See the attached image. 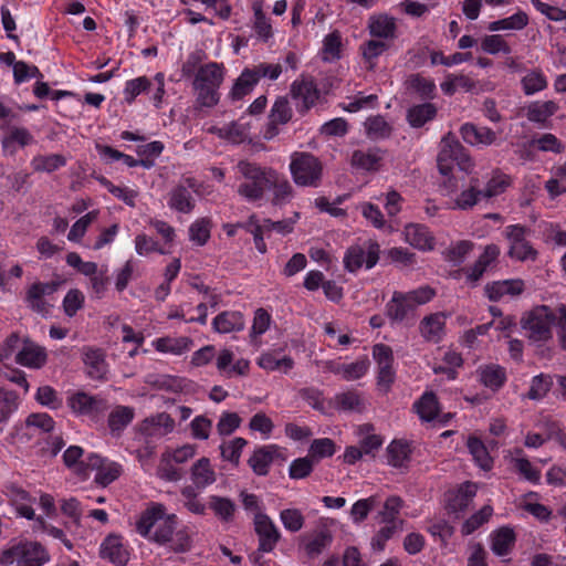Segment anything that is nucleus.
I'll return each mask as SVG.
<instances>
[{
  "mask_svg": "<svg viewBox=\"0 0 566 566\" xmlns=\"http://www.w3.org/2000/svg\"><path fill=\"white\" fill-rule=\"evenodd\" d=\"M437 165L443 177L439 187L444 195H450L459 189L458 178L452 175L455 166L467 174L471 172L474 167L471 156L462 144H446L438 154Z\"/></svg>",
  "mask_w": 566,
  "mask_h": 566,
  "instance_id": "nucleus-1",
  "label": "nucleus"
},
{
  "mask_svg": "<svg viewBox=\"0 0 566 566\" xmlns=\"http://www.w3.org/2000/svg\"><path fill=\"white\" fill-rule=\"evenodd\" d=\"M49 560V552L39 542L14 539L2 551V566H43Z\"/></svg>",
  "mask_w": 566,
  "mask_h": 566,
  "instance_id": "nucleus-2",
  "label": "nucleus"
},
{
  "mask_svg": "<svg viewBox=\"0 0 566 566\" xmlns=\"http://www.w3.org/2000/svg\"><path fill=\"white\" fill-rule=\"evenodd\" d=\"M238 168L245 179L239 186L238 193L249 201L262 199L264 191L271 188V182L275 181V170L272 168H262L247 161H240Z\"/></svg>",
  "mask_w": 566,
  "mask_h": 566,
  "instance_id": "nucleus-3",
  "label": "nucleus"
},
{
  "mask_svg": "<svg viewBox=\"0 0 566 566\" xmlns=\"http://www.w3.org/2000/svg\"><path fill=\"white\" fill-rule=\"evenodd\" d=\"M555 314L546 305H539L527 312L521 319L526 337L535 344H545L553 337L552 326Z\"/></svg>",
  "mask_w": 566,
  "mask_h": 566,
  "instance_id": "nucleus-4",
  "label": "nucleus"
},
{
  "mask_svg": "<svg viewBox=\"0 0 566 566\" xmlns=\"http://www.w3.org/2000/svg\"><path fill=\"white\" fill-rule=\"evenodd\" d=\"M294 182L302 187H318L322 180L323 166L308 153H295L290 164Z\"/></svg>",
  "mask_w": 566,
  "mask_h": 566,
  "instance_id": "nucleus-5",
  "label": "nucleus"
},
{
  "mask_svg": "<svg viewBox=\"0 0 566 566\" xmlns=\"http://www.w3.org/2000/svg\"><path fill=\"white\" fill-rule=\"evenodd\" d=\"M379 244L373 240L363 244L349 247L344 255V266L349 272H356L364 264L367 269L375 266L379 260Z\"/></svg>",
  "mask_w": 566,
  "mask_h": 566,
  "instance_id": "nucleus-6",
  "label": "nucleus"
},
{
  "mask_svg": "<svg viewBox=\"0 0 566 566\" xmlns=\"http://www.w3.org/2000/svg\"><path fill=\"white\" fill-rule=\"evenodd\" d=\"M290 94L297 102L296 109L301 115H305L321 98V91L312 76L302 75L294 80L290 87Z\"/></svg>",
  "mask_w": 566,
  "mask_h": 566,
  "instance_id": "nucleus-7",
  "label": "nucleus"
},
{
  "mask_svg": "<svg viewBox=\"0 0 566 566\" xmlns=\"http://www.w3.org/2000/svg\"><path fill=\"white\" fill-rule=\"evenodd\" d=\"M373 357L378 366L377 385L380 390L388 392L396 378L392 349L388 345L376 344L373 347Z\"/></svg>",
  "mask_w": 566,
  "mask_h": 566,
  "instance_id": "nucleus-8",
  "label": "nucleus"
},
{
  "mask_svg": "<svg viewBox=\"0 0 566 566\" xmlns=\"http://www.w3.org/2000/svg\"><path fill=\"white\" fill-rule=\"evenodd\" d=\"M293 108L287 96H277L270 109L268 123L264 128V138L273 139L276 137L281 127L291 122Z\"/></svg>",
  "mask_w": 566,
  "mask_h": 566,
  "instance_id": "nucleus-9",
  "label": "nucleus"
},
{
  "mask_svg": "<svg viewBox=\"0 0 566 566\" xmlns=\"http://www.w3.org/2000/svg\"><path fill=\"white\" fill-rule=\"evenodd\" d=\"M67 405L77 416L96 417L108 409V403L104 398L91 396L84 391L73 394L67 399Z\"/></svg>",
  "mask_w": 566,
  "mask_h": 566,
  "instance_id": "nucleus-10",
  "label": "nucleus"
},
{
  "mask_svg": "<svg viewBox=\"0 0 566 566\" xmlns=\"http://www.w3.org/2000/svg\"><path fill=\"white\" fill-rule=\"evenodd\" d=\"M60 283L52 281V282H36L33 283L27 291L25 294V303L28 304V307L31 308L33 312L46 315L49 313V304L44 300L45 295H51L59 289Z\"/></svg>",
  "mask_w": 566,
  "mask_h": 566,
  "instance_id": "nucleus-11",
  "label": "nucleus"
},
{
  "mask_svg": "<svg viewBox=\"0 0 566 566\" xmlns=\"http://www.w3.org/2000/svg\"><path fill=\"white\" fill-rule=\"evenodd\" d=\"M254 530L259 537V551L272 552L281 538V534L272 520L266 514H255Z\"/></svg>",
  "mask_w": 566,
  "mask_h": 566,
  "instance_id": "nucleus-12",
  "label": "nucleus"
},
{
  "mask_svg": "<svg viewBox=\"0 0 566 566\" xmlns=\"http://www.w3.org/2000/svg\"><path fill=\"white\" fill-rule=\"evenodd\" d=\"M86 467L96 470L95 482L102 486H107L117 480L123 468L116 462H106L101 455L92 453L87 457Z\"/></svg>",
  "mask_w": 566,
  "mask_h": 566,
  "instance_id": "nucleus-13",
  "label": "nucleus"
},
{
  "mask_svg": "<svg viewBox=\"0 0 566 566\" xmlns=\"http://www.w3.org/2000/svg\"><path fill=\"white\" fill-rule=\"evenodd\" d=\"M277 458H281L282 461L285 460L281 454L279 446H263L253 451L248 460V464L256 475L264 476L269 473L270 465Z\"/></svg>",
  "mask_w": 566,
  "mask_h": 566,
  "instance_id": "nucleus-14",
  "label": "nucleus"
},
{
  "mask_svg": "<svg viewBox=\"0 0 566 566\" xmlns=\"http://www.w3.org/2000/svg\"><path fill=\"white\" fill-rule=\"evenodd\" d=\"M416 308L403 292H394L391 300L386 304V315L394 323H401L415 317Z\"/></svg>",
  "mask_w": 566,
  "mask_h": 566,
  "instance_id": "nucleus-15",
  "label": "nucleus"
},
{
  "mask_svg": "<svg viewBox=\"0 0 566 566\" xmlns=\"http://www.w3.org/2000/svg\"><path fill=\"white\" fill-rule=\"evenodd\" d=\"M525 290L524 281L521 279H511L504 281H495L488 283L484 286V292L488 298L492 302H496L504 295L517 296L521 295Z\"/></svg>",
  "mask_w": 566,
  "mask_h": 566,
  "instance_id": "nucleus-16",
  "label": "nucleus"
},
{
  "mask_svg": "<svg viewBox=\"0 0 566 566\" xmlns=\"http://www.w3.org/2000/svg\"><path fill=\"white\" fill-rule=\"evenodd\" d=\"M83 363L87 368V375L92 379L101 380L107 373L105 353L101 348L83 347Z\"/></svg>",
  "mask_w": 566,
  "mask_h": 566,
  "instance_id": "nucleus-17",
  "label": "nucleus"
},
{
  "mask_svg": "<svg viewBox=\"0 0 566 566\" xmlns=\"http://www.w3.org/2000/svg\"><path fill=\"white\" fill-rule=\"evenodd\" d=\"M175 421L166 412L146 418L140 424V432L146 437H161L172 432Z\"/></svg>",
  "mask_w": 566,
  "mask_h": 566,
  "instance_id": "nucleus-18",
  "label": "nucleus"
},
{
  "mask_svg": "<svg viewBox=\"0 0 566 566\" xmlns=\"http://www.w3.org/2000/svg\"><path fill=\"white\" fill-rule=\"evenodd\" d=\"M46 360L45 348L29 340H24L22 349L15 356L18 364L30 368H41Z\"/></svg>",
  "mask_w": 566,
  "mask_h": 566,
  "instance_id": "nucleus-19",
  "label": "nucleus"
},
{
  "mask_svg": "<svg viewBox=\"0 0 566 566\" xmlns=\"http://www.w3.org/2000/svg\"><path fill=\"white\" fill-rule=\"evenodd\" d=\"M368 31L371 36L382 40H394L397 33L396 19L388 14H375L368 20Z\"/></svg>",
  "mask_w": 566,
  "mask_h": 566,
  "instance_id": "nucleus-20",
  "label": "nucleus"
},
{
  "mask_svg": "<svg viewBox=\"0 0 566 566\" xmlns=\"http://www.w3.org/2000/svg\"><path fill=\"white\" fill-rule=\"evenodd\" d=\"M263 0H252V29L260 41L268 42L273 36V28L270 22V19L265 15L263 11Z\"/></svg>",
  "mask_w": 566,
  "mask_h": 566,
  "instance_id": "nucleus-21",
  "label": "nucleus"
},
{
  "mask_svg": "<svg viewBox=\"0 0 566 566\" xmlns=\"http://www.w3.org/2000/svg\"><path fill=\"white\" fill-rule=\"evenodd\" d=\"M223 80V65L217 62H210L199 67L193 83L219 90Z\"/></svg>",
  "mask_w": 566,
  "mask_h": 566,
  "instance_id": "nucleus-22",
  "label": "nucleus"
},
{
  "mask_svg": "<svg viewBox=\"0 0 566 566\" xmlns=\"http://www.w3.org/2000/svg\"><path fill=\"white\" fill-rule=\"evenodd\" d=\"M406 241L420 250H432L434 245V238L430 233L429 229L419 223H411L405 228Z\"/></svg>",
  "mask_w": 566,
  "mask_h": 566,
  "instance_id": "nucleus-23",
  "label": "nucleus"
},
{
  "mask_svg": "<svg viewBox=\"0 0 566 566\" xmlns=\"http://www.w3.org/2000/svg\"><path fill=\"white\" fill-rule=\"evenodd\" d=\"M101 556L118 566H125L128 562V552L124 548L120 537L116 535H109L104 539Z\"/></svg>",
  "mask_w": 566,
  "mask_h": 566,
  "instance_id": "nucleus-24",
  "label": "nucleus"
},
{
  "mask_svg": "<svg viewBox=\"0 0 566 566\" xmlns=\"http://www.w3.org/2000/svg\"><path fill=\"white\" fill-rule=\"evenodd\" d=\"M168 205L171 209L181 213H190L195 209V199L189 192L185 179L169 192Z\"/></svg>",
  "mask_w": 566,
  "mask_h": 566,
  "instance_id": "nucleus-25",
  "label": "nucleus"
},
{
  "mask_svg": "<svg viewBox=\"0 0 566 566\" xmlns=\"http://www.w3.org/2000/svg\"><path fill=\"white\" fill-rule=\"evenodd\" d=\"M244 324L242 313L238 311H224L214 317L212 327L218 333L227 334L242 331Z\"/></svg>",
  "mask_w": 566,
  "mask_h": 566,
  "instance_id": "nucleus-26",
  "label": "nucleus"
},
{
  "mask_svg": "<svg viewBox=\"0 0 566 566\" xmlns=\"http://www.w3.org/2000/svg\"><path fill=\"white\" fill-rule=\"evenodd\" d=\"M134 409L128 406L115 407L107 419L108 428L113 437H120L123 430L133 421Z\"/></svg>",
  "mask_w": 566,
  "mask_h": 566,
  "instance_id": "nucleus-27",
  "label": "nucleus"
},
{
  "mask_svg": "<svg viewBox=\"0 0 566 566\" xmlns=\"http://www.w3.org/2000/svg\"><path fill=\"white\" fill-rule=\"evenodd\" d=\"M258 85L256 77L249 67H244L238 78L234 81L230 92L229 98L233 102L241 101L250 95Z\"/></svg>",
  "mask_w": 566,
  "mask_h": 566,
  "instance_id": "nucleus-28",
  "label": "nucleus"
},
{
  "mask_svg": "<svg viewBox=\"0 0 566 566\" xmlns=\"http://www.w3.org/2000/svg\"><path fill=\"white\" fill-rule=\"evenodd\" d=\"M165 511V506L159 503L146 509L136 523L137 532L144 537H149L151 528L156 527L158 522L163 520Z\"/></svg>",
  "mask_w": 566,
  "mask_h": 566,
  "instance_id": "nucleus-29",
  "label": "nucleus"
},
{
  "mask_svg": "<svg viewBox=\"0 0 566 566\" xmlns=\"http://www.w3.org/2000/svg\"><path fill=\"white\" fill-rule=\"evenodd\" d=\"M382 160V154L378 148H369L367 151H354L350 164L353 167L366 171H377Z\"/></svg>",
  "mask_w": 566,
  "mask_h": 566,
  "instance_id": "nucleus-30",
  "label": "nucleus"
},
{
  "mask_svg": "<svg viewBox=\"0 0 566 566\" xmlns=\"http://www.w3.org/2000/svg\"><path fill=\"white\" fill-rule=\"evenodd\" d=\"M7 496L20 516L28 520L34 518V510L29 505L30 496L27 491L15 485H9L7 486Z\"/></svg>",
  "mask_w": 566,
  "mask_h": 566,
  "instance_id": "nucleus-31",
  "label": "nucleus"
},
{
  "mask_svg": "<svg viewBox=\"0 0 566 566\" xmlns=\"http://www.w3.org/2000/svg\"><path fill=\"white\" fill-rule=\"evenodd\" d=\"M557 111L554 101H535L526 107V117L530 122L545 124Z\"/></svg>",
  "mask_w": 566,
  "mask_h": 566,
  "instance_id": "nucleus-32",
  "label": "nucleus"
},
{
  "mask_svg": "<svg viewBox=\"0 0 566 566\" xmlns=\"http://www.w3.org/2000/svg\"><path fill=\"white\" fill-rule=\"evenodd\" d=\"M163 144H145L139 146L137 153L139 156L146 155V158L135 159L134 157L124 154L122 157L124 164L128 167L143 166L145 168H151L154 166V158L158 157L163 151Z\"/></svg>",
  "mask_w": 566,
  "mask_h": 566,
  "instance_id": "nucleus-33",
  "label": "nucleus"
},
{
  "mask_svg": "<svg viewBox=\"0 0 566 566\" xmlns=\"http://www.w3.org/2000/svg\"><path fill=\"white\" fill-rule=\"evenodd\" d=\"M191 480L197 489H205L216 481V473L208 458L199 459L191 467Z\"/></svg>",
  "mask_w": 566,
  "mask_h": 566,
  "instance_id": "nucleus-34",
  "label": "nucleus"
},
{
  "mask_svg": "<svg viewBox=\"0 0 566 566\" xmlns=\"http://www.w3.org/2000/svg\"><path fill=\"white\" fill-rule=\"evenodd\" d=\"M528 22H530L528 15L524 11L518 10L507 18H503V19H499V20L490 22L488 25V29H489V31H492V32L502 31V30L521 31L527 27Z\"/></svg>",
  "mask_w": 566,
  "mask_h": 566,
  "instance_id": "nucleus-35",
  "label": "nucleus"
},
{
  "mask_svg": "<svg viewBox=\"0 0 566 566\" xmlns=\"http://www.w3.org/2000/svg\"><path fill=\"white\" fill-rule=\"evenodd\" d=\"M411 449L408 442L394 440L387 447L388 463L395 468H406L410 461Z\"/></svg>",
  "mask_w": 566,
  "mask_h": 566,
  "instance_id": "nucleus-36",
  "label": "nucleus"
},
{
  "mask_svg": "<svg viewBox=\"0 0 566 566\" xmlns=\"http://www.w3.org/2000/svg\"><path fill=\"white\" fill-rule=\"evenodd\" d=\"M218 138L228 139L230 142H247L248 126L240 120H233L222 126L211 128Z\"/></svg>",
  "mask_w": 566,
  "mask_h": 566,
  "instance_id": "nucleus-37",
  "label": "nucleus"
},
{
  "mask_svg": "<svg viewBox=\"0 0 566 566\" xmlns=\"http://www.w3.org/2000/svg\"><path fill=\"white\" fill-rule=\"evenodd\" d=\"M369 368V360L365 356L350 364H338L331 370L334 374L340 375L343 379L350 381L361 378Z\"/></svg>",
  "mask_w": 566,
  "mask_h": 566,
  "instance_id": "nucleus-38",
  "label": "nucleus"
},
{
  "mask_svg": "<svg viewBox=\"0 0 566 566\" xmlns=\"http://www.w3.org/2000/svg\"><path fill=\"white\" fill-rule=\"evenodd\" d=\"M444 319L439 313L426 316L420 323L421 335L429 342H439L443 333Z\"/></svg>",
  "mask_w": 566,
  "mask_h": 566,
  "instance_id": "nucleus-39",
  "label": "nucleus"
},
{
  "mask_svg": "<svg viewBox=\"0 0 566 566\" xmlns=\"http://www.w3.org/2000/svg\"><path fill=\"white\" fill-rule=\"evenodd\" d=\"M274 182H271V188L273 189V198H272V205L273 206H283L293 197V187L291 186L290 181L280 175L277 171H274Z\"/></svg>",
  "mask_w": 566,
  "mask_h": 566,
  "instance_id": "nucleus-40",
  "label": "nucleus"
},
{
  "mask_svg": "<svg viewBox=\"0 0 566 566\" xmlns=\"http://www.w3.org/2000/svg\"><path fill=\"white\" fill-rule=\"evenodd\" d=\"M413 407L424 421H432L439 412L438 398L432 391L424 392Z\"/></svg>",
  "mask_w": 566,
  "mask_h": 566,
  "instance_id": "nucleus-41",
  "label": "nucleus"
},
{
  "mask_svg": "<svg viewBox=\"0 0 566 566\" xmlns=\"http://www.w3.org/2000/svg\"><path fill=\"white\" fill-rule=\"evenodd\" d=\"M515 543V533L510 527H501L492 537V552L497 556L507 555Z\"/></svg>",
  "mask_w": 566,
  "mask_h": 566,
  "instance_id": "nucleus-42",
  "label": "nucleus"
},
{
  "mask_svg": "<svg viewBox=\"0 0 566 566\" xmlns=\"http://www.w3.org/2000/svg\"><path fill=\"white\" fill-rule=\"evenodd\" d=\"M476 494V485L465 482L461 485L458 493L449 501L450 511L458 513L467 510Z\"/></svg>",
  "mask_w": 566,
  "mask_h": 566,
  "instance_id": "nucleus-43",
  "label": "nucleus"
},
{
  "mask_svg": "<svg viewBox=\"0 0 566 566\" xmlns=\"http://www.w3.org/2000/svg\"><path fill=\"white\" fill-rule=\"evenodd\" d=\"M437 108L431 103L415 105L408 111V122L412 127H421L434 118Z\"/></svg>",
  "mask_w": 566,
  "mask_h": 566,
  "instance_id": "nucleus-44",
  "label": "nucleus"
},
{
  "mask_svg": "<svg viewBox=\"0 0 566 566\" xmlns=\"http://www.w3.org/2000/svg\"><path fill=\"white\" fill-rule=\"evenodd\" d=\"M342 36L338 31L328 33L323 40L322 60L324 62H334L340 59Z\"/></svg>",
  "mask_w": 566,
  "mask_h": 566,
  "instance_id": "nucleus-45",
  "label": "nucleus"
},
{
  "mask_svg": "<svg viewBox=\"0 0 566 566\" xmlns=\"http://www.w3.org/2000/svg\"><path fill=\"white\" fill-rule=\"evenodd\" d=\"M209 507L222 522L229 523L233 521L235 504L230 499L212 495L210 496Z\"/></svg>",
  "mask_w": 566,
  "mask_h": 566,
  "instance_id": "nucleus-46",
  "label": "nucleus"
},
{
  "mask_svg": "<svg viewBox=\"0 0 566 566\" xmlns=\"http://www.w3.org/2000/svg\"><path fill=\"white\" fill-rule=\"evenodd\" d=\"M388 44H386L381 40H368L364 42L359 46V51L363 55V59L368 64L369 69H374L376 65L377 59L388 50Z\"/></svg>",
  "mask_w": 566,
  "mask_h": 566,
  "instance_id": "nucleus-47",
  "label": "nucleus"
},
{
  "mask_svg": "<svg viewBox=\"0 0 566 566\" xmlns=\"http://www.w3.org/2000/svg\"><path fill=\"white\" fill-rule=\"evenodd\" d=\"M176 526V515H164L163 520L158 522L155 531L149 538L156 543L164 544L172 538V534Z\"/></svg>",
  "mask_w": 566,
  "mask_h": 566,
  "instance_id": "nucleus-48",
  "label": "nucleus"
},
{
  "mask_svg": "<svg viewBox=\"0 0 566 566\" xmlns=\"http://www.w3.org/2000/svg\"><path fill=\"white\" fill-rule=\"evenodd\" d=\"M480 379L486 387L499 389L505 382V369L497 365L485 366L481 369Z\"/></svg>",
  "mask_w": 566,
  "mask_h": 566,
  "instance_id": "nucleus-49",
  "label": "nucleus"
},
{
  "mask_svg": "<svg viewBox=\"0 0 566 566\" xmlns=\"http://www.w3.org/2000/svg\"><path fill=\"white\" fill-rule=\"evenodd\" d=\"M402 506V500L399 496H390L386 500L382 511L379 512L381 522L401 527L403 521L398 518Z\"/></svg>",
  "mask_w": 566,
  "mask_h": 566,
  "instance_id": "nucleus-50",
  "label": "nucleus"
},
{
  "mask_svg": "<svg viewBox=\"0 0 566 566\" xmlns=\"http://www.w3.org/2000/svg\"><path fill=\"white\" fill-rule=\"evenodd\" d=\"M259 366L265 370H283L287 373L293 368L294 361L289 356L277 358L273 353H265L260 357Z\"/></svg>",
  "mask_w": 566,
  "mask_h": 566,
  "instance_id": "nucleus-51",
  "label": "nucleus"
},
{
  "mask_svg": "<svg viewBox=\"0 0 566 566\" xmlns=\"http://www.w3.org/2000/svg\"><path fill=\"white\" fill-rule=\"evenodd\" d=\"M460 134L463 142H493L494 133L489 128H478L471 123H465L460 128Z\"/></svg>",
  "mask_w": 566,
  "mask_h": 566,
  "instance_id": "nucleus-52",
  "label": "nucleus"
},
{
  "mask_svg": "<svg viewBox=\"0 0 566 566\" xmlns=\"http://www.w3.org/2000/svg\"><path fill=\"white\" fill-rule=\"evenodd\" d=\"M151 85L153 82L146 76L128 80L123 91L124 99L132 104L138 95L146 92Z\"/></svg>",
  "mask_w": 566,
  "mask_h": 566,
  "instance_id": "nucleus-53",
  "label": "nucleus"
},
{
  "mask_svg": "<svg viewBox=\"0 0 566 566\" xmlns=\"http://www.w3.org/2000/svg\"><path fill=\"white\" fill-rule=\"evenodd\" d=\"M511 185V177L496 170L493 172L492 178L488 181L483 190V198H492L503 193Z\"/></svg>",
  "mask_w": 566,
  "mask_h": 566,
  "instance_id": "nucleus-54",
  "label": "nucleus"
},
{
  "mask_svg": "<svg viewBox=\"0 0 566 566\" xmlns=\"http://www.w3.org/2000/svg\"><path fill=\"white\" fill-rule=\"evenodd\" d=\"M333 535L332 533L324 528L317 532L312 539H310L305 545L306 554L310 557H314L319 555L326 547L332 544Z\"/></svg>",
  "mask_w": 566,
  "mask_h": 566,
  "instance_id": "nucleus-55",
  "label": "nucleus"
},
{
  "mask_svg": "<svg viewBox=\"0 0 566 566\" xmlns=\"http://www.w3.org/2000/svg\"><path fill=\"white\" fill-rule=\"evenodd\" d=\"M66 164V158L59 154L36 156L32 160L34 170L52 172Z\"/></svg>",
  "mask_w": 566,
  "mask_h": 566,
  "instance_id": "nucleus-56",
  "label": "nucleus"
},
{
  "mask_svg": "<svg viewBox=\"0 0 566 566\" xmlns=\"http://www.w3.org/2000/svg\"><path fill=\"white\" fill-rule=\"evenodd\" d=\"M468 448L470 453L473 455V459L475 462L484 470H488L491 468L492 459L488 452L486 447L484 443L475 438L471 437L468 440Z\"/></svg>",
  "mask_w": 566,
  "mask_h": 566,
  "instance_id": "nucleus-57",
  "label": "nucleus"
},
{
  "mask_svg": "<svg viewBox=\"0 0 566 566\" xmlns=\"http://www.w3.org/2000/svg\"><path fill=\"white\" fill-rule=\"evenodd\" d=\"M308 451V457L317 463L321 459L329 458L335 453V442L329 438L315 439Z\"/></svg>",
  "mask_w": 566,
  "mask_h": 566,
  "instance_id": "nucleus-58",
  "label": "nucleus"
},
{
  "mask_svg": "<svg viewBox=\"0 0 566 566\" xmlns=\"http://www.w3.org/2000/svg\"><path fill=\"white\" fill-rule=\"evenodd\" d=\"M493 514V509L490 505H484L479 512L469 517L461 527L463 535H470L484 523H486Z\"/></svg>",
  "mask_w": 566,
  "mask_h": 566,
  "instance_id": "nucleus-59",
  "label": "nucleus"
},
{
  "mask_svg": "<svg viewBox=\"0 0 566 566\" xmlns=\"http://www.w3.org/2000/svg\"><path fill=\"white\" fill-rule=\"evenodd\" d=\"M373 430H374V427L369 423H365L359 427V433L366 434V437H364L360 440V449L363 450L364 454L374 455V452L377 451L382 444L381 437L378 434L371 433Z\"/></svg>",
  "mask_w": 566,
  "mask_h": 566,
  "instance_id": "nucleus-60",
  "label": "nucleus"
},
{
  "mask_svg": "<svg viewBox=\"0 0 566 566\" xmlns=\"http://www.w3.org/2000/svg\"><path fill=\"white\" fill-rule=\"evenodd\" d=\"M521 82L526 95H533L547 87V80L541 71L528 72Z\"/></svg>",
  "mask_w": 566,
  "mask_h": 566,
  "instance_id": "nucleus-61",
  "label": "nucleus"
},
{
  "mask_svg": "<svg viewBox=\"0 0 566 566\" xmlns=\"http://www.w3.org/2000/svg\"><path fill=\"white\" fill-rule=\"evenodd\" d=\"M481 50L492 55H495L497 53H511V46L500 34L485 35L484 38H482Z\"/></svg>",
  "mask_w": 566,
  "mask_h": 566,
  "instance_id": "nucleus-62",
  "label": "nucleus"
},
{
  "mask_svg": "<svg viewBox=\"0 0 566 566\" xmlns=\"http://www.w3.org/2000/svg\"><path fill=\"white\" fill-rule=\"evenodd\" d=\"M553 386V379L549 375L541 374L532 380L527 397L532 400L544 398Z\"/></svg>",
  "mask_w": 566,
  "mask_h": 566,
  "instance_id": "nucleus-63",
  "label": "nucleus"
},
{
  "mask_svg": "<svg viewBox=\"0 0 566 566\" xmlns=\"http://www.w3.org/2000/svg\"><path fill=\"white\" fill-rule=\"evenodd\" d=\"M193 88L197 94L196 102H197L198 106L211 108L219 103V101H220L219 90L203 86V85H198L196 83H193Z\"/></svg>",
  "mask_w": 566,
  "mask_h": 566,
  "instance_id": "nucleus-64",
  "label": "nucleus"
}]
</instances>
